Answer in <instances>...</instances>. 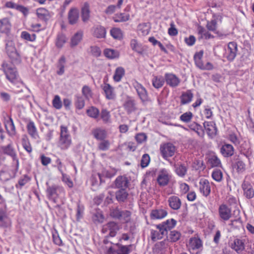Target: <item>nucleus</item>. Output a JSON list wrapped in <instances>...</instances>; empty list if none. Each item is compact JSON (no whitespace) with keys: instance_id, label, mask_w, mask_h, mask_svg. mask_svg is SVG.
Returning <instances> with one entry per match:
<instances>
[{"instance_id":"5fc2aeb1","label":"nucleus","mask_w":254,"mask_h":254,"mask_svg":"<svg viewBox=\"0 0 254 254\" xmlns=\"http://www.w3.org/2000/svg\"><path fill=\"white\" fill-rule=\"evenodd\" d=\"M82 93L84 97L89 100L92 97V91L90 88L87 85L83 86L82 89Z\"/></svg>"},{"instance_id":"f257e3e1","label":"nucleus","mask_w":254,"mask_h":254,"mask_svg":"<svg viewBox=\"0 0 254 254\" xmlns=\"http://www.w3.org/2000/svg\"><path fill=\"white\" fill-rule=\"evenodd\" d=\"M58 146L62 150L67 149L71 144V138L67 127L61 126Z\"/></svg>"},{"instance_id":"ddd939ff","label":"nucleus","mask_w":254,"mask_h":254,"mask_svg":"<svg viewBox=\"0 0 254 254\" xmlns=\"http://www.w3.org/2000/svg\"><path fill=\"white\" fill-rule=\"evenodd\" d=\"M167 211L163 209H153L151 210L150 216L152 220L161 219L167 215Z\"/></svg>"},{"instance_id":"8fccbe9b","label":"nucleus","mask_w":254,"mask_h":254,"mask_svg":"<svg viewBox=\"0 0 254 254\" xmlns=\"http://www.w3.org/2000/svg\"><path fill=\"white\" fill-rule=\"evenodd\" d=\"M86 113L88 116L94 119L97 118L99 115V110L94 107H91L87 110Z\"/></svg>"},{"instance_id":"f3484780","label":"nucleus","mask_w":254,"mask_h":254,"mask_svg":"<svg viewBox=\"0 0 254 254\" xmlns=\"http://www.w3.org/2000/svg\"><path fill=\"white\" fill-rule=\"evenodd\" d=\"M132 245H123L117 244L116 245V253L117 254H129L132 251Z\"/></svg>"},{"instance_id":"393cba45","label":"nucleus","mask_w":254,"mask_h":254,"mask_svg":"<svg viewBox=\"0 0 254 254\" xmlns=\"http://www.w3.org/2000/svg\"><path fill=\"white\" fill-rule=\"evenodd\" d=\"M10 223V220L6 215L5 211L0 209V227H7Z\"/></svg>"},{"instance_id":"864d4df0","label":"nucleus","mask_w":254,"mask_h":254,"mask_svg":"<svg viewBox=\"0 0 254 254\" xmlns=\"http://www.w3.org/2000/svg\"><path fill=\"white\" fill-rule=\"evenodd\" d=\"M208 163L212 167H219L221 165L220 159L215 155L212 156L209 159Z\"/></svg>"},{"instance_id":"774afa93","label":"nucleus","mask_w":254,"mask_h":254,"mask_svg":"<svg viewBox=\"0 0 254 254\" xmlns=\"http://www.w3.org/2000/svg\"><path fill=\"white\" fill-rule=\"evenodd\" d=\"M85 106V101L82 97H77L75 102L76 108L79 110L82 109Z\"/></svg>"},{"instance_id":"c756f323","label":"nucleus","mask_w":254,"mask_h":254,"mask_svg":"<svg viewBox=\"0 0 254 254\" xmlns=\"http://www.w3.org/2000/svg\"><path fill=\"white\" fill-rule=\"evenodd\" d=\"M82 37L83 32L82 31H78L75 33L70 39V47L73 48L78 45L82 40Z\"/></svg>"},{"instance_id":"ea45409f","label":"nucleus","mask_w":254,"mask_h":254,"mask_svg":"<svg viewBox=\"0 0 254 254\" xmlns=\"http://www.w3.org/2000/svg\"><path fill=\"white\" fill-rule=\"evenodd\" d=\"M111 36L115 39L121 40L123 35L122 30L119 28H114L110 31Z\"/></svg>"},{"instance_id":"2eb2a0df","label":"nucleus","mask_w":254,"mask_h":254,"mask_svg":"<svg viewBox=\"0 0 254 254\" xmlns=\"http://www.w3.org/2000/svg\"><path fill=\"white\" fill-rule=\"evenodd\" d=\"M78 19V10L76 8H71L68 13V20L69 24L73 25L76 23Z\"/></svg>"},{"instance_id":"603ef678","label":"nucleus","mask_w":254,"mask_h":254,"mask_svg":"<svg viewBox=\"0 0 254 254\" xmlns=\"http://www.w3.org/2000/svg\"><path fill=\"white\" fill-rule=\"evenodd\" d=\"M176 221L175 219L172 218L171 219H168L162 223L166 228L167 231H169L173 229L176 226Z\"/></svg>"},{"instance_id":"dca6fc26","label":"nucleus","mask_w":254,"mask_h":254,"mask_svg":"<svg viewBox=\"0 0 254 254\" xmlns=\"http://www.w3.org/2000/svg\"><path fill=\"white\" fill-rule=\"evenodd\" d=\"M128 180L127 178L124 176H119L115 181V185L116 188L120 189H126L128 186Z\"/></svg>"},{"instance_id":"680f3d73","label":"nucleus","mask_w":254,"mask_h":254,"mask_svg":"<svg viewBox=\"0 0 254 254\" xmlns=\"http://www.w3.org/2000/svg\"><path fill=\"white\" fill-rule=\"evenodd\" d=\"M149 162H150L149 155L147 154H144V155H143L141 160V162H140V165H141V167L143 168L147 167L148 165Z\"/></svg>"},{"instance_id":"2f4dec72","label":"nucleus","mask_w":254,"mask_h":254,"mask_svg":"<svg viewBox=\"0 0 254 254\" xmlns=\"http://www.w3.org/2000/svg\"><path fill=\"white\" fill-rule=\"evenodd\" d=\"M27 128L28 133L34 138H36L38 136V132L34 123L30 121L27 125Z\"/></svg>"},{"instance_id":"052dcab7","label":"nucleus","mask_w":254,"mask_h":254,"mask_svg":"<svg viewBox=\"0 0 254 254\" xmlns=\"http://www.w3.org/2000/svg\"><path fill=\"white\" fill-rule=\"evenodd\" d=\"M66 42V38L63 34L59 35L57 38L56 45L58 48H62Z\"/></svg>"},{"instance_id":"49530a36","label":"nucleus","mask_w":254,"mask_h":254,"mask_svg":"<svg viewBox=\"0 0 254 254\" xmlns=\"http://www.w3.org/2000/svg\"><path fill=\"white\" fill-rule=\"evenodd\" d=\"M100 117L104 123L107 124L111 122L110 113L106 109L102 110Z\"/></svg>"},{"instance_id":"412c9836","label":"nucleus","mask_w":254,"mask_h":254,"mask_svg":"<svg viewBox=\"0 0 254 254\" xmlns=\"http://www.w3.org/2000/svg\"><path fill=\"white\" fill-rule=\"evenodd\" d=\"M102 89L104 91L107 99L114 100L116 98V94L114 91V88L109 84H104L102 86Z\"/></svg>"},{"instance_id":"473e14b6","label":"nucleus","mask_w":254,"mask_h":254,"mask_svg":"<svg viewBox=\"0 0 254 254\" xmlns=\"http://www.w3.org/2000/svg\"><path fill=\"white\" fill-rule=\"evenodd\" d=\"M129 19V15L124 13L116 14L113 17V19L116 22H123L128 21Z\"/></svg>"},{"instance_id":"a878e982","label":"nucleus","mask_w":254,"mask_h":254,"mask_svg":"<svg viewBox=\"0 0 254 254\" xmlns=\"http://www.w3.org/2000/svg\"><path fill=\"white\" fill-rule=\"evenodd\" d=\"M169 176L166 171H162L157 177V182L160 186H165L169 182Z\"/></svg>"},{"instance_id":"7c9ffc66","label":"nucleus","mask_w":254,"mask_h":254,"mask_svg":"<svg viewBox=\"0 0 254 254\" xmlns=\"http://www.w3.org/2000/svg\"><path fill=\"white\" fill-rule=\"evenodd\" d=\"M202 242L197 237H192L189 240V246L193 250L198 249L202 247Z\"/></svg>"},{"instance_id":"20e7f679","label":"nucleus","mask_w":254,"mask_h":254,"mask_svg":"<svg viewBox=\"0 0 254 254\" xmlns=\"http://www.w3.org/2000/svg\"><path fill=\"white\" fill-rule=\"evenodd\" d=\"M160 150L163 158L167 160V158L174 155L176 148L171 143H166L161 145Z\"/></svg>"},{"instance_id":"6e6d98bb","label":"nucleus","mask_w":254,"mask_h":254,"mask_svg":"<svg viewBox=\"0 0 254 254\" xmlns=\"http://www.w3.org/2000/svg\"><path fill=\"white\" fill-rule=\"evenodd\" d=\"M192 116L193 115L191 112H188L182 114L180 116V119L185 123H189L191 121Z\"/></svg>"},{"instance_id":"4be33fe9","label":"nucleus","mask_w":254,"mask_h":254,"mask_svg":"<svg viewBox=\"0 0 254 254\" xmlns=\"http://www.w3.org/2000/svg\"><path fill=\"white\" fill-rule=\"evenodd\" d=\"M220 152L224 157H228L234 154V149L232 145L225 144L221 147Z\"/></svg>"},{"instance_id":"bf43d9fd","label":"nucleus","mask_w":254,"mask_h":254,"mask_svg":"<svg viewBox=\"0 0 254 254\" xmlns=\"http://www.w3.org/2000/svg\"><path fill=\"white\" fill-rule=\"evenodd\" d=\"M235 167L236 168L238 172L242 173L245 170L246 165L243 161L238 160L236 162Z\"/></svg>"},{"instance_id":"9d476101","label":"nucleus","mask_w":254,"mask_h":254,"mask_svg":"<svg viewBox=\"0 0 254 254\" xmlns=\"http://www.w3.org/2000/svg\"><path fill=\"white\" fill-rule=\"evenodd\" d=\"M135 100L130 97H127L123 104V107L128 114H130L136 109Z\"/></svg>"},{"instance_id":"7ed1b4c3","label":"nucleus","mask_w":254,"mask_h":254,"mask_svg":"<svg viewBox=\"0 0 254 254\" xmlns=\"http://www.w3.org/2000/svg\"><path fill=\"white\" fill-rule=\"evenodd\" d=\"M6 52L14 64H19L21 62V56L18 53L12 41H8L6 44Z\"/></svg>"},{"instance_id":"72a5a7b5","label":"nucleus","mask_w":254,"mask_h":254,"mask_svg":"<svg viewBox=\"0 0 254 254\" xmlns=\"http://www.w3.org/2000/svg\"><path fill=\"white\" fill-rule=\"evenodd\" d=\"M130 45L131 49L134 51L139 54H142L143 53V48L142 45L139 43L136 40L132 39L130 41Z\"/></svg>"},{"instance_id":"bb28decb","label":"nucleus","mask_w":254,"mask_h":254,"mask_svg":"<svg viewBox=\"0 0 254 254\" xmlns=\"http://www.w3.org/2000/svg\"><path fill=\"white\" fill-rule=\"evenodd\" d=\"M231 248L238 253H241L245 249V245L243 240L236 239L231 245Z\"/></svg>"},{"instance_id":"a211bd4d","label":"nucleus","mask_w":254,"mask_h":254,"mask_svg":"<svg viewBox=\"0 0 254 254\" xmlns=\"http://www.w3.org/2000/svg\"><path fill=\"white\" fill-rule=\"evenodd\" d=\"M58 188L56 186H49L46 190L48 198L55 203L57 202V199L58 197Z\"/></svg>"},{"instance_id":"de8ad7c7","label":"nucleus","mask_w":254,"mask_h":254,"mask_svg":"<svg viewBox=\"0 0 254 254\" xmlns=\"http://www.w3.org/2000/svg\"><path fill=\"white\" fill-rule=\"evenodd\" d=\"M181 236V234L179 231L174 230L170 232L168 238L171 242H176L180 239Z\"/></svg>"},{"instance_id":"9b49d317","label":"nucleus","mask_w":254,"mask_h":254,"mask_svg":"<svg viewBox=\"0 0 254 254\" xmlns=\"http://www.w3.org/2000/svg\"><path fill=\"white\" fill-rule=\"evenodd\" d=\"M242 187L244 191V195L247 198H252L254 196V190L249 182L244 181L242 185Z\"/></svg>"},{"instance_id":"4c0bfd02","label":"nucleus","mask_w":254,"mask_h":254,"mask_svg":"<svg viewBox=\"0 0 254 254\" xmlns=\"http://www.w3.org/2000/svg\"><path fill=\"white\" fill-rule=\"evenodd\" d=\"M125 69L122 67H118L116 68L114 75V79L116 82L121 81L122 78L125 75Z\"/></svg>"},{"instance_id":"4468645a","label":"nucleus","mask_w":254,"mask_h":254,"mask_svg":"<svg viewBox=\"0 0 254 254\" xmlns=\"http://www.w3.org/2000/svg\"><path fill=\"white\" fill-rule=\"evenodd\" d=\"M11 27V24L8 18L5 17L0 19V33H8Z\"/></svg>"},{"instance_id":"f03ea898","label":"nucleus","mask_w":254,"mask_h":254,"mask_svg":"<svg viewBox=\"0 0 254 254\" xmlns=\"http://www.w3.org/2000/svg\"><path fill=\"white\" fill-rule=\"evenodd\" d=\"M1 70L4 73L6 79L12 83H14L18 79V74L16 68L6 62L2 63Z\"/></svg>"},{"instance_id":"58836bf2","label":"nucleus","mask_w":254,"mask_h":254,"mask_svg":"<svg viewBox=\"0 0 254 254\" xmlns=\"http://www.w3.org/2000/svg\"><path fill=\"white\" fill-rule=\"evenodd\" d=\"M104 54L106 57L111 59L119 57V53L117 51L110 49H105L104 51Z\"/></svg>"},{"instance_id":"6e6552de","label":"nucleus","mask_w":254,"mask_h":254,"mask_svg":"<svg viewBox=\"0 0 254 254\" xmlns=\"http://www.w3.org/2000/svg\"><path fill=\"white\" fill-rule=\"evenodd\" d=\"M238 51L237 44L236 42H231L228 44L227 50L226 52V57L229 62H232L235 59Z\"/></svg>"},{"instance_id":"13d9d810","label":"nucleus","mask_w":254,"mask_h":254,"mask_svg":"<svg viewBox=\"0 0 254 254\" xmlns=\"http://www.w3.org/2000/svg\"><path fill=\"white\" fill-rule=\"evenodd\" d=\"M22 38L29 41H34L36 39V35L34 34L30 35L28 32L23 31L21 33Z\"/></svg>"},{"instance_id":"5701e85b","label":"nucleus","mask_w":254,"mask_h":254,"mask_svg":"<svg viewBox=\"0 0 254 254\" xmlns=\"http://www.w3.org/2000/svg\"><path fill=\"white\" fill-rule=\"evenodd\" d=\"M93 136L97 140H102L107 137V131L105 129L97 128L92 131Z\"/></svg>"},{"instance_id":"338daca9","label":"nucleus","mask_w":254,"mask_h":254,"mask_svg":"<svg viewBox=\"0 0 254 254\" xmlns=\"http://www.w3.org/2000/svg\"><path fill=\"white\" fill-rule=\"evenodd\" d=\"M130 212L128 210L122 211L120 220H123L125 221L126 222H127L130 219Z\"/></svg>"},{"instance_id":"0eeeda50","label":"nucleus","mask_w":254,"mask_h":254,"mask_svg":"<svg viewBox=\"0 0 254 254\" xmlns=\"http://www.w3.org/2000/svg\"><path fill=\"white\" fill-rule=\"evenodd\" d=\"M218 214L220 218L224 221L229 220L232 215L231 208L225 204H222L219 206Z\"/></svg>"},{"instance_id":"c9c22d12","label":"nucleus","mask_w":254,"mask_h":254,"mask_svg":"<svg viewBox=\"0 0 254 254\" xmlns=\"http://www.w3.org/2000/svg\"><path fill=\"white\" fill-rule=\"evenodd\" d=\"M203 52L201 51L198 53H196L194 55V60L195 64L197 67L201 69H202L203 64L202 61V58L203 57Z\"/></svg>"},{"instance_id":"39448f33","label":"nucleus","mask_w":254,"mask_h":254,"mask_svg":"<svg viewBox=\"0 0 254 254\" xmlns=\"http://www.w3.org/2000/svg\"><path fill=\"white\" fill-rule=\"evenodd\" d=\"M132 85L135 89L139 98L142 102L148 100V95L145 88L137 81H134Z\"/></svg>"},{"instance_id":"f8f14e48","label":"nucleus","mask_w":254,"mask_h":254,"mask_svg":"<svg viewBox=\"0 0 254 254\" xmlns=\"http://www.w3.org/2000/svg\"><path fill=\"white\" fill-rule=\"evenodd\" d=\"M165 78L167 84L172 87L178 86L180 82V79L173 73H166Z\"/></svg>"},{"instance_id":"37998d69","label":"nucleus","mask_w":254,"mask_h":254,"mask_svg":"<svg viewBox=\"0 0 254 254\" xmlns=\"http://www.w3.org/2000/svg\"><path fill=\"white\" fill-rule=\"evenodd\" d=\"M94 34L97 38H104L106 35V30L102 26H97L94 30Z\"/></svg>"},{"instance_id":"1a4fd4ad","label":"nucleus","mask_w":254,"mask_h":254,"mask_svg":"<svg viewBox=\"0 0 254 254\" xmlns=\"http://www.w3.org/2000/svg\"><path fill=\"white\" fill-rule=\"evenodd\" d=\"M199 190L203 196H208L211 192V186L208 180L201 179L199 182Z\"/></svg>"},{"instance_id":"79ce46f5","label":"nucleus","mask_w":254,"mask_h":254,"mask_svg":"<svg viewBox=\"0 0 254 254\" xmlns=\"http://www.w3.org/2000/svg\"><path fill=\"white\" fill-rule=\"evenodd\" d=\"M111 143L109 140L104 139L101 140L98 144V149L101 151H107L110 148Z\"/></svg>"},{"instance_id":"c03bdc74","label":"nucleus","mask_w":254,"mask_h":254,"mask_svg":"<svg viewBox=\"0 0 254 254\" xmlns=\"http://www.w3.org/2000/svg\"><path fill=\"white\" fill-rule=\"evenodd\" d=\"M65 63V58L62 56L59 60L58 67L59 70L57 71V74L62 75L64 72V64Z\"/></svg>"},{"instance_id":"c85d7f7f","label":"nucleus","mask_w":254,"mask_h":254,"mask_svg":"<svg viewBox=\"0 0 254 254\" xmlns=\"http://www.w3.org/2000/svg\"><path fill=\"white\" fill-rule=\"evenodd\" d=\"M5 127L7 133L10 136L15 134V127L14 125L12 119L10 117L8 120L5 122Z\"/></svg>"},{"instance_id":"a19ab883","label":"nucleus","mask_w":254,"mask_h":254,"mask_svg":"<svg viewBox=\"0 0 254 254\" xmlns=\"http://www.w3.org/2000/svg\"><path fill=\"white\" fill-rule=\"evenodd\" d=\"M175 171L178 175L181 177L184 176L187 171L186 167L183 164H177L175 165Z\"/></svg>"},{"instance_id":"b1692460","label":"nucleus","mask_w":254,"mask_h":254,"mask_svg":"<svg viewBox=\"0 0 254 254\" xmlns=\"http://www.w3.org/2000/svg\"><path fill=\"white\" fill-rule=\"evenodd\" d=\"M128 193L125 189H120L116 192V198L120 202H125L127 198Z\"/></svg>"},{"instance_id":"f704fd0d","label":"nucleus","mask_w":254,"mask_h":254,"mask_svg":"<svg viewBox=\"0 0 254 254\" xmlns=\"http://www.w3.org/2000/svg\"><path fill=\"white\" fill-rule=\"evenodd\" d=\"M193 97V94L190 90H188L185 93H183L181 96V104H186L190 103Z\"/></svg>"},{"instance_id":"cd10ccee","label":"nucleus","mask_w":254,"mask_h":254,"mask_svg":"<svg viewBox=\"0 0 254 254\" xmlns=\"http://www.w3.org/2000/svg\"><path fill=\"white\" fill-rule=\"evenodd\" d=\"M90 13L89 5L88 3L85 2L81 8V18L84 22H86L89 20Z\"/></svg>"},{"instance_id":"09e8293b","label":"nucleus","mask_w":254,"mask_h":254,"mask_svg":"<svg viewBox=\"0 0 254 254\" xmlns=\"http://www.w3.org/2000/svg\"><path fill=\"white\" fill-rule=\"evenodd\" d=\"M212 178L216 182H220L222 180L223 173L219 169H215L211 175Z\"/></svg>"},{"instance_id":"3c124183","label":"nucleus","mask_w":254,"mask_h":254,"mask_svg":"<svg viewBox=\"0 0 254 254\" xmlns=\"http://www.w3.org/2000/svg\"><path fill=\"white\" fill-rule=\"evenodd\" d=\"M206 27L209 31H212L214 33H217V23L216 19L211 20L210 21H208Z\"/></svg>"},{"instance_id":"0e129e2a","label":"nucleus","mask_w":254,"mask_h":254,"mask_svg":"<svg viewBox=\"0 0 254 254\" xmlns=\"http://www.w3.org/2000/svg\"><path fill=\"white\" fill-rule=\"evenodd\" d=\"M53 105L57 109H60L62 107V103L59 95H56L53 100Z\"/></svg>"},{"instance_id":"a18cd8bd","label":"nucleus","mask_w":254,"mask_h":254,"mask_svg":"<svg viewBox=\"0 0 254 254\" xmlns=\"http://www.w3.org/2000/svg\"><path fill=\"white\" fill-rule=\"evenodd\" d=\"M2 150L5 154H6L13 158L16 157V153L12 146L11 144H9L7 146L3 147Z\"/></svg>"},{"instance_id":"e433bc0d","label":"nucleus","mask_w":254,"mask_h":254,"mask_svg":"<svg viewBox=\"0 0 254 254\" xmlns=\"http://www.w3.org/2000/svg\"><path fill=\"white\" fill-rule=\"evenodd\" d=\"M153 86L157 89H159L163 86L164 83V79L161 76H155L152 80Z\"/></svg>"},{"instance_id":"6ab92c4d","label":"nucleus","mask_w":254,"mask_h":254,"mask_svg":"<svg viewBox=\"0 0 254 254\" xmlns=\"http://www.w3.org/2000/svg\"><path fill=\"white\" fill-rule=\"evenodd\" d=\"M169 206L174 210H178L181 206V201L177 196H171L168 200Z\"/></svg>"},{"instance_id":"423d86ee","label":"nucleus","mask_w":254,"mask_h":254,"mask_svg":"<svg viewBox=\"0 0 254 254\" xmlns=\"http://www.w3.org/2000/svg\"><path fill=\"white\" fill-rule=\"evenodd\" d=\"M119 229L120 227L117 223L111 221L103 225L102 231L103 233L109 232L110 236L113 237L116 236Z\"/></svg>"},{"instance_id":"69168bd1","label":"nucleus","mask_w":254,"mask_h":254,"mask_svg":"<svg viewBox=\"0 0 254 254\" xmlns=\"http://www.w3.org/2000/svg\"><path fill=\"white\" fill-rule=\"evenodd\" d=\"M163 238V236L160 234L158 230H152L151 232V238L153 242L160 240Z\"/></svg>"},{"instance_id":"e2e57ef3","label":"nucleus","mask_w":254,"mask_h":254,"mask_svg":"<svg viewBox=\"0 0 254 254\" xmlns=\"http://www.w3.org/2000/svg\"><path fill=\"white\" fill-rule=\"evenodd\" d=\"M13 87V90L15 93H18L23 91V88L24 87V84L22 82H18L17 80Z\"/></svg>"},{"instance_id":"aec40b11","label":"nucleus","mask_w":254,"mask_h":254,"mask_svg":"<svg viewBox=\"0 0 254 254\" xmlns=\"http://www.w3.org/2000/svg\"><path fill=\"white\" fill-rule=\"evenodd\" d=\"M203 127L209 136H213L216 134L217 128L215 126V124L213 122H204Z\"/></svg>"},{"instance_id":"4d7b16f0","label":"nucleus","mask_w":254,"mask_h":254,"mask_svg":"<svg viewBox=\"0 0 254 254\" xmlns=\"http://www.w3.org/2000/svg\"><path fill=\"white\" fill-rule=\"evenodd\" d=\"M30 180V178L28 176L25 175L19 180L18 184L16 185V187L18 188L19 186V188H21L26 184L29 182Z\"/></svg>"}]
</instances>
